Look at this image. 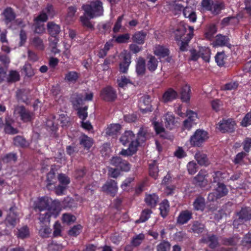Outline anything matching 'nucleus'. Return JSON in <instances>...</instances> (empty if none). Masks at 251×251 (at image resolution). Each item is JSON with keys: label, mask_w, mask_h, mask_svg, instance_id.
<instances>
[{"label": "nucleus", "mask_w": 251, "mask_h": 251, "mask_svg": "<svg viewBox=\"0 0 251 251\" xmlns=\"http://www.w3.org/2000/svg\"><path fill=\"white\" fill-rule=\"evenodd\" d=\"M90 18L101 16L103 13V3L100 0H94L83 4L81 7Z\"/></svg>", "instance_id": "nucleus-1"}, {"label": "nucleus", "mask_w": 251, "mask_h": 251, "mask_svg": "<svg viewBox=\"0 0 251 251\" xmlns=\"http://www.w3.org/2000/svg\"><path fill=\"white\" fill-rule=\"evenodd\" d=\"M208 138V134L206 131L199 129L191 137L190 142L193 146L200 147Z\"/></svg>", "instance_id": "nucleus-2"}, {"label": "nucleus", "mask_w": 251, "mask_h": 251, "mask_svg": "<svg viewBox=\"0 0 251 251\" xmlns=\"http://www.w3.org/2000/svg\"><path fill=\"white\" fill-rule=\"evenodd\" d=\"M59 211V210H57L55 204L53 203L52 206H51L50 209L48 210L41 212L39 217L40 224L44 225L46 223L49 224L50 222V218L51 216L56 218L58 214Z\"/></svg>", "instance_id": "nucleus-3"}, {"label": "nucleus", "mask_w": 251, "mask_h": 251, "mask_svg": "<svg viewBox=\"0 0 251 251\" xmlns=\"http://www.w3.org/2000/svg\"><path fill=\"white\" fill-rule=\"evenodd\" d=\"M53 203L55 204L57 210H59V203L55 201H52L51 199H49L48 198H41L36 203L35 209H38L40 212L47 211L50 209Z\"/></svg>", "instance_id": "nucleus-4"}, {"label": "nucleus", "mask_w": 251, "mask_h": 251, "mask_svg": "<svg viewBox=\"0 0 251 251\" xmlns=\"http://www.w3.org/2000/svg\"><path fill=\"white\" fill-rule=\"evenodd\" d=\"M14 113L19 115L24 122L32 121L34 119L33 113L26 109L24 106H17L14 110Z\"/></svg>", "instance_id": "nucleus-5"}, {"label": "nucleus", "mask_w": 251, "mask_h": 251, "mask_svg": "<svg viewBox=\"0 0 251 251\" xmlns=\"http://www.w3.org/2000/svg\"><path fill=\"white\" fill-rule=\"evenodd\" d=\"M238 219L234 220L233 222V226H235L239 224V222H244L251 219V208L250 207H242L241 209L237 213Z\"/></svg>", "instance_id": "nucleus-6"}, {"label": "nucleus", "mask_w": 251, "mask_h": 251, "mask_svg": "<svg viewBox=\"0 0 251 251\" xmlns=\"http://www.w3.org/2000/svg\"><path fill=\"white\" fill-rule=\"evenodd\" d=\"M217 128L223 133L232 132L234 130L235 123L231 119L223 120L218 124Z\"/></svg>", "instance_id": "nucleus-7"}, {"label": "nucleus", "mask_w": 251, "mask_h": 251, "mask_svg": "<svg viewBox=\"0 0 251 251\" xmlns=\"http://www.w3.org/2000/svg\"><path fill=\"white\" fill-rule=\"evenodd\" d=\"M110 164L122 171L127 172L130 169V164L127 161L123 160L120 157H113L110 160Z\"/></svg>", "instance_id": "nucleus-8"}, {"label": "nucleus", "mask_w": 251, "mask_h": 251, "mask_svg": "<svg viewBox=\"0 0 251 251\" xmlns=\"http://www.w3.org/2000/svg\"><path fill=\"white\" fill-rule=\"evenodd\" d=\"M100 97L105 101H113L117 98L116 92L111 87L108 86L101 90Z\"/></svg>", "instance_id": "nucleus-9"}, {"label": "nucleus", "mask_w": 251, "mask_h": 251, "mask_svg": "<svg viewBox=\"0 0 251 251\" xmlns=\"http://www.w3.org/2000/svg\"><path fill=\"white\" fill-rule=\"evenodd\" d=\"M207 176L206 171L204 170H201L193 178V183L201 187H204L208 183V181L206 178Z\"/></svg>", "instance_id": "nucleus-10"}, {"label": "nucleus", "mask_w": 251, "mask_h": 251, "mask_svg": "<svg viewBox=\"0 0 251 251\" xmlns=\"http://www.w3.org/2000/svg\"><path fill=\"white\" fill-rule=\"evenodd\" d=\"M102 189L103 191L114 197L118 190L117 183L113 180L107 181L102 187Z\"/></svg>", "instance_id": "nucleus-11"}, {"label": "nucleus", "mask_w": 251, "mask_h": 251, "mask_svg": "<svg viewBox=\"0 0 251 251\" xmlns=\"http://www.w3.org/2000/svg\"><path fill=\"white\" fill-rule=\"evenodd\" d=\"M16 209L17 207L16 206H11L9 208V213L5 220L6 224L13 227L16 226L19 220L17 214L15 212Z\"/></svg>", "instance_id": "nucleus-12"}, {"label": "nucleus", "mask_w": 251, "mask_h": 251, "mask_svg": "<svg viewBox=\"0 0 251 251\" xmlns=\"http://www.w3.org/2000/svg\"><path fill=\"white\" fill-rule=\"evenodd\" d=\"M47 30L49 35L55 38L61 31V26L54 22H49L47 24Z\"/></svg>", "instance_id": "nucleus-13"}, {"label": "nucleus", "mask_w": 251, "mask_h": 251, "mask_svg": "<svg viewBox=\"0 0 251 251\" xmlns=\"http://www.w3.org/2000/svg\"><path fill=\"white\" fill-rule=\"evenodd\" d=\"M151 97L149 95H145L141 98L139 106L143 113L151 111Z\"/></svg>", "instance_id": "nucleus-14"}, {"label": "nucleus", "mask_w": 251, "mask_h": 251, "mask_svg": "<svg viewBox=\"0 0 251 251\" xmlns=\"http://www.w3.org/2000/svg\"><path fill=\"white\" fill-rule=\"evenodd\" d=\"M189 32L187 34V36L183 39L182 40L180 41L179 44L180 46L179 49L182 51L187 50L188 43L194 36V27L193 26H189Z\"/></svg>", "instance_id": "nucleus-15"}, {"label": "nucleus", "mask_w": 251, "mask_h": 251, "mask_svg": "<svg viewBox=\"0 0 251 251\" xmlns=\"http://www.w3.org/2000/svg\"><path fill=\"white\" fill-rule=\"evenodd\" d=\"M201 243L208 244L209 247L214 249L218 245V237L214 234H207L206 237H203L201 240Z\"/></svg>", "instance_id": "nucleus-16"}, {"label": "nucleus", "mask_w": 251, "mask_h": 251, "mask_svg": "<svg viewBox=\"0 0 251 251\" xmlns=\"http://www.w3.org/2000/svg\"><path fill=\"white\" fill-rule=\"evenodd\" d=\"M146 72V61L142 57H139L136 61V73L138 76H143Z\"/></svg>", "instance_id": "nucleus-17"}, {"label": "nucleus", "mask_w": 251, "mask_h": 251, "mask_svg": "<svg viewBox=\"0 0 251 251\" xmlns=\"http://www.w3.org/2000/svg\"><path fill=\"white\" fill-rule=\"evenodd\" d=\"M192 218V213L189 210L182 211L177 218V223L180 225L186 224Z\"/></svg>", "instance_id": "nucleus-18"}, {"label": "nucleus", "mask_w": 251, "mask_h": 251, "mask_svg": "<svg viewBox=\"0 0 251 251\" xmlns=\"http://www.w3.org/2000/svg\"><path fill=\"white\" fill-rule=\"evenodd\" d=\"M147 68L151 73L154 72L158 66V61L155 56L149 55L147 57Z\"/></svg>", "instance_id": "nucleus-19"}, {"label": "nucleus", "mask_w": 251, "mask_h": 251, "mask_svg": "<svg viewBox=\"0 0 251 251\" xmlns=\"http://www.w3.org/2000/svg\"><path fill=\"white\" fill-rule=\"evenodd\" d=\"M147 33L143 30L135 32L132 37V40L133 43L139 45H142L145 43V38Z\"/></svg>", "instance_id": "nucleus-20"}, {"label": "nucleus", "mask_w": 251, "mask_h": 251, "mask_svg": "<svg viewBox=\"0 0 251 251\" xmlns=\"http://www.w3.org/2000/svg\"><path fill=\"white\" fill-rule=\"evenodd\" d=\"M135 138V135L131 131H126L121 137L120 140L124 145H126L128 143L131 144L133 142L135 141L134 140Z\"/></svg>", "instance_id": "nucleus-21"}, {"label": "nucleus", "mask_w": 251, "mask_h": 251, "mask_svg": "<svg viewBox=\"0 0 251 251\" xmlns=\"http://www.w3.org/2000/svg\"><path fill=\"white\" fill-rule=\"evenodd\" d=\"M195 158L201 166H208L210 164L206 154L200 151H197L195 155Z\"/></svg>", "instance_id": "nucleus-22"}, {"label": "nucleus", "mask_w": 251, "mask_h": 251, "mask_svg": "<svg viewBox=\"0 0 251 251\" xmlns=\"http://www.w3.org/2000/svg\"><path fill=\"white\" fill-rule=\"evenodd\" d=\"M229 38L226 36H223L221 34L216 35L215 40L213 42L212 45L213 47L217 46H230L228 44Z\"/></svg>", "instance_id": "nucleus-23"}, {"label": "nucleus", "mask_w": 251, "mask_h": 251, "mask_svg": "<svg viewBox=\"0 0 251 251\" xmlns=\"http://www.w3.org/2000/svg\"><path fill=\"white\" fill-rule=\"evenodd\" d=\"M80 76L79 73L75 71H69L65 74L64 80L69 83L74 84L76 82Z\"/></svg>", "instance_id": "nucleus-24"}, {"label": "nucleus", "mask_w": 251, "mask_h": 251, "mask_svg": "<svg viewBox=\"0 0 251 251\" xmlns=\"http://www.w3.org/2000/svg\"><path fill=\"white\" fill-rule=\"evenodd\" d=\"M164 120L165 126L167 128L171 130L176 126V121L175 117L173 115L167 113L165 116Z\"/></svg>", "instance_id": "nucleus-25"}, {"label": "nucleus", "mask_w": 251, "mask_h": 251, "mask_svg": "<svg viewBox=\"0 0 251 251\" xmlns=\"http://www.w3.org/2000/svg\"><path fill=\"white\" fill-rule=\"evenodd\" d=\"M4 17V21L6 24H8L13 21L15 17L16 14L11 7H7L2 13Z\"/></svg>", "instance_id": "nucleus-26"}, {"label": "nucleus", "mask_w": 251, "mask_h": 251, "mask_svg": "<svg viewBox=\"0 0 251 251\" xmlns=\"http://www.w3.org/2000/svg\"><path fill=\"white\" fill-rule=\"evenodd\" d=\"M189 26H190L183 23H180L177 28L174 31L176 40H179L182 38V36L186 32L187 28H189Z\"/></svg>", "instance_id": "nucleus-27"}, {"label": "nucleus", "mask_w": 251, "mask_h": 251, "mask_svg": "<svg viewBox=\"0 0 251 251\" xmlns=\"http://www.w3.org/2000/svg\"><path fill=\"white\" fill-rule=\"evenodd\" d=\"M153 52L156 56L163 58L169 55V50L164 46L158 45L154 47Z\"/></svg>", "instance_id": "nucleus-28"}, {"label": "nucleus", "mask_w": 251, "mask_h": 251, "mask_svg": "<svg viewBox=\"0 0 251 251\" xmlns=\"http://www.w3.org/2000/svg\"><path fill=\"white\" fill-rule=\"evenodd\" d=\"M147 138V130L141 127L137 133V138L135 141L137 144V147L145 142Z\"/></svg>", "instance_id": "nucleus-29"}, {"label": "nucleus", "mask_w": 251, "mask_h": 251, "mask_svg": "<svg viewBox=\"0 0 251 251\" xmlns=\"http://www.w3.org/2000/svg\"><path fill=\"white\" fill-rule=\"evenodd\" d=\"M30 44L31 46L39 50H43L45 48L43 40L38 36L31 38Z\"/></svg>", "instance_id": "nucleus-30"}, {"label": "nucleus", "mask_w": 251, "mask_h": 251, "mask_svg": "<svg viewBox=\"0 0 251 251\" xmlns=\"http://www.w3.org/2000/svg\"><path fill=\"white\" fill-rule=\"evenodd\" d=\"M12 123H13V121L12 119L5 118V125L4 124V129L6 133L15 134L18 133V130L11 126Z\"/></svg>", "instance_id": "nucleus-31"}, {"label": "nucleus", "mask_w": 251, "mask_h": 251, "mask_svg": "<svg viewBox=\"0 0 251 251\" xmlns=\"http://www.w3.org/2000/svg\"><path fill=\"white\" fill-rule=\"evenodd\" d=\"M130 56L125 55L123 60L120 64V71L122 73H126L131 63Z\"/></svg>", "instance_id": "nucleus-32"}, {"label": "nucleus", "mask_w": 251, "mask_h": 251, "mask_svg": "<svg viewBox=\"0 0 251 251\" xmlns=\"http://www.w3.org/2000/svg\"><path fill=\"white\" fill-rule=\"evenodd\" d=\"M177 94L173 89L170 88L165 92L163 96V100L165 102L171 101L176 98Z\"/></svg>", "instance_id": "nucleus-33"}, {"label": "nucleus", "mask_w": 251, "mask_h": 251, "mask_svg": "<svg viewBox=\"0 0 251 251\" xmlns=\"http://www.w3.org/2000/svg\"><path fill=\"white\" fill-rule=\"evenodd\" d=\"M158 200V198L157 196L153 194L147 195L145 201L148 206H150L151 208H153L156 206Z\"/></svg>", "instance_id": "nucleus-34"}, {"label": "nucleus", "mask_w": 251, "mask_h": 251, "mask_svg": "<svg viewBox=\"0 0 251 251\" xmlns=\"http://www.w3.org/2000/svg\"><path fill=\"white\" fill-rule=\"evenodd\" d=\"M13 144L15 146L22 148L28 146L29 143L25 138L21 136H17L13 138Z\"/></svg>", "instance_id": "nucleus-35"}, {"label": "nucleus", "mask_w": 251, "mask_h": 251, "mask_svg": "<svg viewBox=\"0 0 251 251\" xmlns=\"http://www.w3.org/2000/svg\"><path fill=\"white\" fill-rule=\"evenodd\" d=\"M137 148V143L133 142L131 144H129V147L127 150H123L120 154L124 156L131 155L136 151Z\"/></svg>", "instance_id": "nucleus-36"}, {"label": "nucleus", "mask_w": 251, "mask_h": 251, "mask_svg": "<svg viewBox=\"0 0 251 251\" xmlns=\"http://www.w3.org/2000/svg\"><path fill=\"white\" fill-rule=\"evenodd\" d=\"M193 205L195 210H203L205 206L204 199L201 197H197L193 203Z\"/></svg>", "instance_id": "nucleus-37"}, {"label": "nucleus", "mask_w": 251, "mask_h": 251, "mask_svg": "<svg viewBox=\"0 0 251 251\" xmlns=\"http://www.w3.org/2000/svg\"><path fill=\"white\" fill-rule=\"evenodd\" d=\"M205 227L204 224L198 221H195L193 223L191 229L194 233L200 234L205 230Z\"/></svg>", "instance_id": "nucleus-38"}, {"label": "nucleus", "mask_w": 251, "mask_h": 251, "mask_svg": "<svg viewBox=\"0 0 251 251\" xmlns=\"http://www.w3.org/2000/svg\"><path fill=\"white\" fill-rule=\"evenodd\" d=\"M158 169L156 161L153 160L149 164V174L151 177L156 179L158 176Z\"/></svg>", "instance_id": "nucleus-39"}, {"label": "nucleus", "mask_w": 251, "mask_h": 251, "mask_svg": "<svg viewBox=\"0 0 251 251\" xmlns=\"http://www.w3.org/2000/svg\"><path fill=\"white\" fill-rule=\"evenodd\" d=\"M152 124L157 134H160V136L164 138H168V134L166 133L164 128L160 123L154 122Z\"/></svg>", "instance_id": "nucleus-40"}, {"label": "nucleus", "mask_w": 251, "mask_h": 251, "mask_svg": "<svg viewBox=\"0 0 251 251\" xmlns=\"http://www.w3.org/2000/svg\"><path fill=\"white\" fill-rule=\"evenodd\" d=\"M218 187L214 190L219 198L225 196L228 193V189L223 183H219Z\"/></svg>", "instance_id": "nucleus-41"}, {"label": "nucleus", "mask_w": 251, "mask_h": 251, "mask_svg": "<svg viewBox=\"0 0 251 251\" xmlns=\"http://www.w3.org/2000/svg\"><path fill=\"white\" fill-rule=\"evenodd\" d=\"M190 87L185 85L182 87L180 92L181 99L183 101H187L190 100Z\"/></svg>", "instance_id": "nucleus-42"}, {"label": "nucleus", "mask_w": 251, "mask_h": 251, "mask_svg": "<svg viewBox=\"0 0 251 251\" xmlns=\"http://www.w3.org/2000/svg\"><path fill=\"white\" fill-rule=\"evenodd\" d=\"M20 79V76L19 73L13 70L10 71L8 75L6 77V80L8 83L15 82L19 81Z\"/></svg>", "instance_id": "nucleus-43"}, {"label": "nucleus", "mask_w": 251, "mask_h": 251, "mask_svg": "<svg viewBox=\"0 0 251 251\" xmlns=\"http://www.w3.org/2000/svg\"><path fill=\"white\" fill-rule=\"evenodd\" d=\"M92 19V18H90L88 16L86 15L84 12L83 15L80 17V21L84 26L89 29L94 30V25L90 21V20Z\"/></svg>", "instance_id": "nucleus-44"}, {"label": "nucleus", "mask_w": 251, "mask_h": 251, "mask_svg": "<svg viewBox=\"0 0 251 251\" xmlns=\"http://www.w3.org/2000/svg\"><path fill=\"white\" fill-rule=\"evenodd\" d=\"M80 144L85 148L89 149L92 145V140L87 136L83 135L79 138Z\"/></svg>", "instance_id": "nucleus-45"}, {"label": "nucleus", "mask_w": 251, "mask_h": 251, "mask_svg": "<svg viewBox=\"0 0 251 251\" xmlns=\"http://www.w3.org/2000/svg\"><path fill=\"white\" fill-rule=\"evenodd\" d=\"M121 129L119 124L111 125L106 129V134L109 136H113L116 134Z\"/></svg>", "instance_id": "nucleus-46"}, {"label": "nucleus", "mask_w": 251, "mask_h": 251, "mask_svg": "<svg viewBox=\"0 0 251 251\" xmlns=\"http://www.w3.org/2000/svg\"><path fill=\"white\" fill-rule=\"evenodd\" d=\"M55 180H56L55 170L51 166L50 171L47 174V181H48L47 187H49L54 182Z\"/></svg>", "instance_id": "nucleus-47"}, {"label": "nucleus", "mask_w": 251, "mask_h": 251, "mask_svg": "<svg viewBox=\"0 0 251 251\" xmlns=\"http://www.w3.org/2000/svg\"><path fill=\"white\" fill-rule=\"evenodd\" d=\"M17 237L21 239H24L29 236V230L27 226H24L18 229Z\"/></svg>", "instance_id": "nucleus-48"}, {"label": "nucleus", "mask_w": 251, "mask_h": 251, "mask_svg": "<svg viewBox=\"0 0 251 251\" xmlns=\"http://www.w3.org/2000/svg\"><path fill=\"white\" fill-rule=\"evenodd\" d=\"M41 228L39 229V233L43 238L49 237L51 232V229L46 225H41Z\"/></svg>", "instance_id": "nucleus-49"}, {"label": "nucleus", "mask_w": 251, "mask_h": 251, "mask_svg": "<svg viewBox=\"0 0 251 251\" xmlns=\"http://www.w3.org/2000/svg\"><path fill=\"white\" fill-rule=\"evenodd\" d=\"M215 58V61L218 66H222L225 64L226 56L224 51L218 52Z\"/></svg>", "instance_id": "nucleus-50"}, {"label": "nucleus", "mask_w": 251, "mask_h": 251, "mask_svg": "<svg viewBox=\"0 0 251 251\" xmlns=\"http://www.w3.org/2000/svg\"><path fill=\"white\" fill-rule=\"evenodd\" d=\"M200 55L205 62H209L210 56V50L208 48H201L200 50Z\"/></svg>", "instance_id": "nucleus-51"}, {"label": "nucleus", "mask_w": 251, "mask_h": 251, "mask_svg": "<svg viewBox=\"0 0 251 251\" xmlns=\"http://www.w3.org/2000/svg\"><path fill=\"white\" fill-rule=\"evenodd\" d=\"M43 10L50 18H53L56 14L53 6L50 3H48L46 7Z\"/></svg>", "instance_id": "nucleus-52"}, {"label": "nucleus", "mask_w": 251, "mask_h": 251, "mask_svg": "<svg viewBox=\"0 0 251 251\" xmlns=\"http://www.w3.org/2000/svg\"><path fill=\"white\" fill-rule=\"evenodd\" d=\"M151 213L152 211L151 209H145L142 211L140 219L137 220L136 222L139 223L146 221L150 218Z\"/></svg>", "instance_id": "nucleus-53"}, {"label": "nucleus", "mask_w": 251, "mask_h": 251, "mask_svg": "<svg viewBox=\"0 0 251 251\" xmlns=\"http://www.w3.org/2000/svg\"><path fill=\"white\" fill-rule=\"evenodd\" d=\"M76 220V217L70 213H64L62 217V221L63 223L70 225L74 223Z\"/></svg>", "instance_id": "nucleus-54"}, {"label": "nucleus", "mask_w": 251, "mask_h": 251, "mask_svg": "<svg viewBox=\"0 0 251 251\" xmlns=\"http://www.w3.org/2000/svg\"><path fill=\"white\" fill-rule=\"evenodd\" d=\"M169 204L167 203V201H163L160 204V215L163 218H165L167 216L169 211Z\"/></svg>", "instance_id": "nucleus-55"}, {"label": "nucleus", "mask_w": 251, "mask_h": 251, "mask_svg": "<svg viewBox=\"0 0 251 251\" xmlns=\"http://www.w3.org/2000/svg\"><path fill=\"white\" fill-rule=\"evenodd\" d=\"M83 97L82 95H77L73 101V105L75 109L81 108L83 104Z\"/></svg>", "instance_id": "nucleus-56"}, {"label": "nucleus", "mask_w": 251, "mask_h": 251, "mask_svg": "<svg viewBox=\"0 0 251 251\" xmlns=\"http://www.w3.org/2000/svg\"><path fill=\"white\" fill-rule=\"evenodd\" d=\"M118 86L120 88H125L128 84H131V82L129 79L125 76H122L121 77L117 79Z\"/></svg>", "instance_id": "nucleus-57"}, {"label": "nucleus", "mask_w": 251, "mask_h": 251, "mask_svg": "<svg viewBox=\"0 0 251 251\" xmlns=\"http://www.w3.org/2000/svg\"><path fill=\"white\" fill-rule=\"evenodd\" d=\"M145 236L143 234H139L133 238L131 241V244L132 246L135 247L138 246L141 244L142 241L144 240Z\"/></svg>", "instance_id": "nucleus-58"}, {"label": "nucleus", "mask_w": 251, "mask_h": 251, "mask_svg": "<svg viewBox=\"0 0 251 251\" xmlns=\"http://www.w3.org/2000/svg\"><path fill=\"white\" fill-rule=\"evenodd\" d=\"M171 244L169 242L163 241L156 247L157 251H169Z\"/></svg>", "instance_id": "nucleus-59"}, {"label": "nucleus", "mask_w": 251, "mask_h": 251, "mask_svg": "<svg viewBox=\"0 0 251 251\" xmlns=\"http://www.w3.org/2000/svg\"><path fill=\"white\" fill-rule=\"evenodd\" d=\"M88 107L87 106L84 107L78 108L76 110H77V115L82 121H84L88 116L87 110Z\"/></svg>", "instance_id": "nucleus-60"}, {"label": "nucleus", "mask_w": 251, "mask_h": 251, "mask_svg": "<svg viewBox=\"0 0 251 251\" xmlns=\"http://www.w3.org/2000/svg\"><path fill=\"white\" fill-rule=\"evenodd\" d=\"M63 206L65 208H73L75 207V203L74 199L67 197L62 201Z\"/></svg>", "instance_id": "nucleus-61"}, {"label": "nucleus", "mask_w": 251, "mask_h": 251, "mask_svg": "<svg viewBox=\"0 0 251 251\" xmlns=\"http://www.w3.org/2000/svg\"><path fill=\"white\" fill-rule=\"evenodd\" d=\"M225 174L223 173L221 171H217L214 173V174L213 175V182H217L218 184L219 183H222V182L224 178H225Z\"/></svg>", "instance_id": "nucleus-62"}, {"label": "nucleus", "mask_w": 251, "mask_h": 251, "mask_svg": "<svg viewBox=\"0 0 251 251\" xmlns=\"http://www.w3.org/2000/svg\"><path fill=\"white\" fill-rule=\"evenodd\" d=\"M81 229L82 226L80 225L74 226L68 231V234L70 236H76L80 233Z\"/></svg>", "instance_id": "nucleus-63"}, {"label": "nucleus", "mask_w": 251, "mask_h": 251, "mask_svg": "<svg viewBox=\"0 0 251 251\" xmlns=\"http://www.w3.org/2000/svg\"><path fill=\"white\" fill-rule=\"evenodd\" d=\"M240 238L238 236L234 235L231 237L226 238L224 239L225 244L226 245H235L239 242Z\"/></svg>", "instance_id": "nucleus-64"}]
</instances>
